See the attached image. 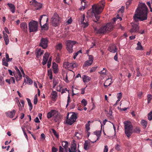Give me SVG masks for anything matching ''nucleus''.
<instances>
[{
  "label": "nucleus",
  "mask_w": 152,
  "mask_h": 152,
  "mask_svg": "<svg viewBox=\"0 0 152 152\" xmlns=\"http://www.w3.org/2000/svg\"><path fill=\"white\" fill-rule=\"evenodd\" d=\"M58 150L57 148L54 147H53L52 149V152H56Z\"/></svg>",
  "instance_id": "obj_61"
},
{
  "label": "nucleus",
  "mask_w": 152,
  "mask_h": 152,
  "mask_svg": "<svg viewBox=\"0 0 152 152\" xmlns=\"http://www.w3.org/2000/svg\"><path fill=\"white\" fill-rule=\"evenodd\" d=\"M43 17H45V18H44L45 20L46 19V23H47L48 21V18L47 17L46 15H42L40 16V17L39 19V23H40V24H41V20H42V19L43 18Z\"/></svg>",
  "instance_id": "obj_32"
},
{
  "label": "nucleus",
  "mask_w": 152,
  "mask_h": 152,
  "mask_svg": "<svg viewBox=\"0 0 152 152\" xmlns=\"http://www.w3.org/2000/svg\"><path fill=\"white\" fill-rule=\"evenodd\" d=\"M32 3L33 5L35 7L37 10L40 9L42 7V4L37 2L35 0H33L32 1Z\"/></svg>",
  "instance_id": "obj_13"
},
{
  "label": "nucleus",
  "mask_w": 152,
  "mask_h": 152,
  "mask_svg": "<svg viewBox=\"0 0 152 152\" xmlns=\"http://www.w3.org/2000/svg\"><path fill=\"white\" fill-rule=\"evenodd\" d=\"M105 4L104 1H101L98 4L92 5V9L88 10L87 12L88 16L91 18L94 15L97 20L95 21L96 22L99 18V16L98 15L102 12L104 8Z\"/></svg>",
  "instance_id": "obj_2"
},
{
  "label": "nucleus",
  "mask_w": 152,
  "mask_h": 152,
  "mask_svg": "<svg viewBox=\"0 0 152 152\" xmlns=\"http://www.w3.org/2000/svg\"><path fill=\"white\" fill-rule=\"evenodd\" d=\"M21 29L24 31H26L27 30L28 26L27 24L25 22H23L21 23L20 25Z\"/></svg>",
  "instance_id": "obj_19"
},
{
  "label": "nucleus",
  "mask_w": 152,
  "mask_h": 152,
  "mask_svg": "<svg viewBox=\"0 0 152 152\" xmlns=\"http://www.w3.org/2000/svg\"><path fill=\"white\" fill-rule=\"evenodd\" d=\"M75 41L68 40L66 41V49L69 53H72L73 51V46L76 43Z\"/></svg>",
  "instance_id": "obj_8"
},
{
  "label": "nucleus",
  "mask_w": 152,
  "mask_h": 152,
  "mask_svg": "<svg viewBox=\"0 0 152 152\" xmlns=\"http://www.w3.org/2000/svg\"><path fill=\"white\" fill-rule=\"evenodd\" d=\"M60 55L59 53H58L57 55V56L56 57V58L55 59L56 61V62L58 63L60 61Z\"/></svg>",
  "instance_id": "obj_49"
},
{
  "label": "nucleus",
  "mask_w": 152,
  "mask_h": 152,
  "mask_svg": "<svg viewBox=\"0 0 152 152\" xmlns=\"http://www.w3.org/2000/svg\"><path fill=\"white\" fill-rule=\"evenodd\" d=\"M6 60H7V61H12V58H9V56L8 54L6 53Z\"/></svg>",
  "instance_id": "obj_44"
},
{
  "label": "nucleus",
  "mask_w": 152,
  "mask_h": 152,
  "mask_svg": "<svg viewBox=\"0 0 152 152\" xmlns=\"http://www.w3.org/2000/svg\"><path fill=\"white\" fill-rule=\"evenodd\" d=\"M15 69L16 71L15 73L14 76L15 78L16 81L20 80L22 78V75L21 73L23 75L24 77L25 75V74L23 70V69L21 66L19 67V69H18L16 66H15Z\"/></svg>",
  "instance_id": "obj_5"
},
{
  "label": "nucleus",
  "mask_w": 152,
  "mask_h": 152,
  "mask_svg": "<svg viewBox=\"0 0 152 152\" xmlns=\"http://www.w3.org/2000/svg\"><path fill=\"white\" fill-rule=\"evenodd\" d=\"M122 94L121 93H119L117 94L118 101H120L122 98Z\"/></svg>",
  "instance_id": "obj_50"
},
{
  "label": "nucleus",
  "mask_w": 152,
  "mask_h": 152,
  "mask_svg": "<svg viewBox=\"0 0 152 152\" xmlns=\"http://www.w3.org/2000/svg\"><path fill=\"white\" fill-rule=\"evenodd\" d=\"M141 124L143 126L144 128H145L147 127V122L146 121L144 120H142L141 121Z\"/></svg>",
  "instance_id": "obj_30"
},
{
  "label": "nucleus",
  "mask_w": 152,
  "mask_h": 152,
  "mask_svg": "<svg viewBox=\"0 0 152 152\" xmlns=\"http://www.w3.org/2000/svg\"><path fill=\"white\" fill-rule=\"evenodd\" d=\"M63 79L66 82H69V80H68L67 74H66L65 76H64V75L63 76Z\"/></svg>",
  "instance_id": "obj_52"
},
{
  "label": "nucleus",
  "mask_w": 152,
  "mask_h": 152,
  "mask_svg": "<svg viewBox=\"0 0 152 152\" xmlns=\"http://www.w3.org/2000/svg\"><path fill=\"white\" fill-rule=\"evenodd\" d=\"M3 38L5 44L7 45L9 42V40L8 35L5 33L4 31H3Z\"/></svg>",
  "instance_id": "obj_18"
},
{
  "label": "nucleus",
  "mask_w": 152,
  "mask_h": 152,
  "mask_svg": "<svg viewBox=\"0 0 152 152\" xmlns=\"http://www.w3.org/2000/svg\"><path fill=\"white\" fill-rule=\"evenodd\" d=\"M148 119L149 121L152 120V110L148 114Z\"/></svg>",
  "instance_id": "obj_39"
},
{
  "label": "nucleus",
  "mask_w": 152,
  "mask_h": 152,
  "mask_svg": "<svg viewBox=\"0 0 152 152\" xmlns=\"http://www.w3.org/2000/svg\"><path fill=\"white\" fill-rule=\"evenodd\" d=\"M81 102L84 106H86L87 104V102L85 99H83L82 100Z\"/></svg>",
  "instance_id": "obj_40"
},
{
  "label": "nucleus",
  "mask_w": 152,
  "mask_h": 152,
  "mask_svg": "<svg viewBox=\"0 0 152 152\" xmlns=\"http://www.w3.org/2000/svg\"><path fill=\"white\" fill-rule=\"evenodd\" d=\"M9 73L10 75L11 76H14V74L15 73L13 72H12L11 70L8 69V70Z\"/></svg>",
  "instance_id": "obj_56"
},
{
  "label": "nucleus",
  "mask_w": 152,
  "mask_h": 152,
  "mask_svg": "<svg viewBox=\"0 0 152 152\" xmlns=\"http://www.w3.org/2000/svg\"><path fill=\"white\" fill-rule=\"evenodd\" d=\"M132 0H128V1L126 2V6H129L131 3Z\"/></svg>",
  "instance_id": "obj_57"
},
{
  "label": "nucleus",
  "mask_w": 152,
  "mask_h": 152,
  "mask_svg": "<svg viewBox=\"0 0 152 152\" xmlns=\"http://www.w3.org/2000/svg\"><path fill=\"white\" fill-rule=\"evenodd\" d=\"M51 61L52 58L51 57H50L48 62L47 66L48 68H49L50 66Z\"/></svg>",
  "instance_id": "obj_48"
},
{
  "label": "nucleus",
  "mask_w": 152,
  "mask_h": 152,
  "mask_svg": "<svg viewBox=\"0 0 152 152\" xmlns=\"http://www.w3.org/2000/svg\"><path fill=\"white\" fill-rule=\"evenodd\" d=\"M68 149L63 148L61 146H59V152H67Z\"/></svg>",
  "instance_id": "obj_35"
},
{
  "label": "nucleus",
  "mask_w": 152,
  "mask_h": 152,
  "mask_svg": "<svg viewBox=\"0 0 152 152\" xmlns=\"http://www.w3.org/2000/svg\"><path fill=\"white\" fill-rule=\"evenodd\" d=\"M58 83V81L56 80H54L53 81V87L54 88Z\"/></svg>",
  "instance_id": "obj_53"
},
{
  "label": "nucleus",
  "mask_w": 152,
  "mask_h": 152,
  "mask_svg": "<svg viewBox=\"0 0 152 152\" xmlns=\"http://www.w3.org/2000/svg\"><path fill=\"white\" fill-rule=\"evenodd\" d=\"M96 43L94 42H92L91 43V44L89 46L90 49L93 48L94 47H96Z\"/></svg>",
  "instance_id": "obj_46"
},
{
  "label": "nucleus",
  "mask_w": 152,
  "mask_h": 152,
  "mask_svg": "<svg viewBox=\"0 0 152 152\" xmlns=\"http://www.w3.org/2000/svg\"><path fill=\"white\" fill-rule=\"evenodd\" d=\"M140 130L139 127H136L133 130V132L134 133H139Z\"/></svg>",
  "instance_id": "obj_43"
},
{
  "label": "nucleus",
  "mask_w": 152,
  "mask_h": 152,
  "mask_svg": "<svg viewBox=\"0 0 152 152\" xmlns=\"http://www.w3.org/2000/svg\"><path fill=\"white\" fill-rule=\"evenodd\" d=\"M52 98L53 100H55L56 99L57 93L55 91H53L51 94Z\"/></svg>",
  "instance_id": "obj_28"
},
{
  "label": "nucleus",
  "mask_w": 152,
  "mask_h": 152,
  "mask_svg": "<svg viewBox=\"0 0 152 152\" xmlns=\"http://www.w3.org/2000/svg\"><path fill=\"white\" fill-rule=\"evenodd\" d=\"M83 80L84 83L88 82L90 80L91 78L88 76L84 75H83Z\"/></svg>",
  "instance_id": "obj_27"
},
{
  "label": "nucleus",
  "mask_w": 152,
  "mask_h": 152,
  "mask_svg": "<svg viewBox=\"0 0 152 152\" xmlns=\"http://www.w3.org/2000/svg\"><path fill=\"white\" fill-rule=\"evenodd\" d=\"M4 81L2 77H0V85L3 86L4 85Z\"/></svg>",
  "instance_id": "obj_41"
},
{
  "label": "nucleus",
  "mask_w": 152,
  "mask_h": 152,
  "mask_svg": "<svg viewBox=\"0 0 152 152\" xmlns=\"http://www.w3.org/2000/svg\"><path fill=\"white\" fill-rule=\"evenodd\" d=\"M75 136L77 137L78 139H80L82 138V133L81 132H77L75 134Z\"/></svg>",
  "instance_id": "obj_38"
},
{
  "label": "nucleus",
  "mask_w": 152,
  "mask_h": 152,
  "mask_svg": "<svg viewBox=\"0 0 152 152\" xmlns=\"http://www.w3.org/2000/svg\"><path fill=\"white\" fill-rule=\"evenodd\" d=\"M58 113L56 110H51L48 113L47 117L49 119L55 115H56Z\"/></svg>",
  "instance_id": "obj_14"
},
{
  "label": "nucleus",
  "mask_w": 152,
  "mask_h": 152,
  "mask_svg": "<svg viewBox=\"0 0 152 152\" xmlns=\"http://www.w3.org/2000/svg\"><path fill=\"white\" fill-rule=\"evenodd\" d=\"M90 121H88L86 126V128L87 130V132H88V131L90 129Z\"/></svg>",
  "instance_id": "obj_45"
},
{
  "label": "nucleus",
  "mask_w": 152,
  "mask_h": 152,
  "mask_svg": "<svg viewBox=\"0 0 152 152\" xmlns=\"http://www.w3.org/2000/svg\"><path fill=\"white\" fill-rule=\"evenodd\" d=\"M92 63L93 62H92V61L88 60L85 62L84 65L85 66H89L91 65Z\"/></svg>",
  "instance_id": "obj_37"
},
{
  "label": "nucleus",
  "mask_w": 152,
  "mask_h": 152,
  "mask_svg": "<svg viewBox=\"0 0 152 152\" xmlns=\"http://www.w3.org/2000/svg\"><path fill=\"white\" fill-rule=\"evenodd\" d=\"M35 53L36 57L39 58L41 55L43 54L44 51L40 49H37L36 50Z\"/></svg>",
  "instance_id": "obj_20"
},
{
  "label": "nucleus",
  "mask_w": 152,
  "mask_h": 152,
  "mask_svg": "<svg viewBox=\"0 0 152 152\" xmlns=\"http://www.w3.org/2000/svg\"><path fill=\"white\" fill-rule=\"evenodd\" d=\"M97 68V67H92L90 70V72H95Z\"/></svg>",
  "instance_id": "obj_58"
},
{
  "label": "nucleus",
  "mask_w": 152,
  "mask_h": 152,
  "mask_svg": "<svg viewBox=\"0 0 152 152\" xmlns=\"http://www.w3.org/2000/svg\"><path fill=\"white\" fill-rule=\"evenodd\" d=\"M7 5L9 6L10 11L12 13H15V6L12 4L8 3Z\"/></svg>",
  "instance_id": "obj_23"
},
{
  "label": "nucleus",
  "mask_w": 152,
  "mask_h": 152,
  "mask_svg": "<svg viewBox=\"0 0 152 152\" xmlns=\"http://www.w3.org/2000/svg\"><path fill=\"white\" fill-rule=\"evenodd\" d=\"M9 61L6 60L5 58H4L2 59V64L3 66L7 67L8 66V62Z\"/></svg>",
  "instance_id": "obj_31"
},
{
  "label": "nucleus",
  "mask_w": 152,
  "mask_h": 152,
  "mask_svg": "<svg viewBox=\"0 0 152 152\" xmlns=\"http://www.w3.org/2000/svg\"><path fill=\"white\" fill-rule=\"evenodd\" d=\"M108 148L107 145H105L104 146V152H107L108 151Z\"/></svg>",
  "instance_id": "obj_59"
},
{
  "label": "nucleus",
  "mask_w": 152,
  "mask_h": 152,
  "mask_svg": "<svg viewBox=\"0 0 152 152\" xmlns=\"http://www.w3.org/2000/svg\"><path fill=\"white\" fill-rule=\"evenodd\" d=\"M99 73L101 75H105L106 73V70L105 69V68H103V69L100 72H99Z\"/></svg>",
  "instance_id": "obj_51"
},
{
  "label": "nucleus",
  "mask_w": 152,
  "mask_h": 152,
  "mask_svg": "<svg viewBox=\"0 0 152 152\" xmlns=\"http://www.w3.org/2000/svg\"><path fill=\"white\" fill-rule=\"evenodd\" d=\"M108 50L110 52L113 53L117 52V48L114 44L111 45L108 48Z\"/></svg>",
  "instance_id": "obj_15"
},
{
  "label": "nucleus",
  "mask_w": 152,
  "mask_h": 152,
  "mask_svg": "<svg viewBox=\"0 0 152 152\" xmlns=\"http://www.w3.org/2000/svg\"><path fill=\"white\" fill-rule=\"evenodd\" d=\"M76 144L72 145L70 148H69V152H76Z\"/></svg>",
  "instance_id": "obj_24"
},
{
  "label": "nucleus",
  "mask_w": 152,
  "mask_h": 152,
  "mask_svg": "<svg viewBox=\"0 0 152 152\" xmlns=\"http://www.w3.org/2000/svg\"><path fill=\"white\" fill-rule=\"evenodd\" d=\"M152 98V96L151 95H148L147 96V100L148 103L150 102V101Z\"/></svg>",
  "instance_id": "obj_47"
},
{
  "label": "nucleus",
  "mask_w": 152,
  "mask_h": 152,
  "mask_svg": "<svg viewBox=\"0 0 152 152\" xmlns=\"http://www.w3.org/2000/svg\"><path fill=\"white\" fill-rule=\"evenodd\" d=\"M72 22V20L71 18H70L67 21L66 23L67 24H69L71 23Z\"/></svg>",
  "instance_id": "obj_63"
},
{
  "label": "nucleus",
  "mask_w": 152,
  "mask_h": 152,
  "mask_svg": "<svg viewBox=\"0 0 152 152\" xmlns=\"http://www.w3.org/2000/svg\"><path fill=\"white\" fill-rule=\"evenodd\" d=\"M53 68L54 73H56L58 72V66L57 65L56 63L55 62L53 63Z\"/></svg>",
  "instance_id": "obj_26"
},
{
  "label": "nucleus",
  "mask_w": 152,
  "mask_h": 152,
  "mask_svg": "<svg viewBox=\"0 0 152 152\" xmlns=\"http://www.w3.org/2000/svg\"><path fill=\"white\" fill-rule=\"evenodd\" d=\"M37 94L35 95L34 99V103L35 104H36L37 102Z\"/></svg>",
  "instance_id": "obj_42"
},
{
  "label": "nucleus",
  "mask_w": 152,
  "mask_h": 152,
  "mask_svg": "<svg viewBox=\"0 0 152 152\" xmlns=\"http://www.w3.org/2000/svg\"><path fill=\"white\" fill-rule=\"evenodd\" d=\"M49 56V54L47 53H46L44 55L42 62V64L43 65H44L46 64L48 60V58Z\"/></svg>",
  "instance_id": "obj_16"
},
{
  "label": "nucleus",
  "mask_w": 152,
  "mask_h": 152,
  "mask_svg": "<svg viewBox=\"0 0 152 152\" xmlns=\"http://www.w3.org/2000/svg\"><path fill=\"white\" fill-rule=\"evenodd\" d=\"M94 133L97 136V137L96 140L94 141H91L92 143L96 142L99 139L101 133V131H96L94 132Z\"/></svg>",
  "instance_id": "obj_21"
},
{
  "label": "nucleus",
  "mask_w": 152,
  "mask_h": 152,
  "mask_svg": "<svg viewBox=\"0 0 152 152\" xmlns=\"http://www.w3.org/2000/svg\"><path fill=\"white\" fill-rule=\"evenodd\" d=\"M85 17L83 15L81 16L79 19V22L82 24V26L84 28H85L88 25V23L87 21L85 20Z\"/></svg>",
  "instance_id": "obj_11"
},
{
  "label": "nucleus",
  "mask_w": 152,
  "mask_h": 152,
  "mask_svg": "<svg viewBox=\"0 0 152 152\" xmlns=\"http://www.w3.org/2000/svg\"><path fill=\"white\" fill-rule=\"evenodd\" d=\"M90 145V143L88 141H86L84 144V148L85 150H88Z\"/></svg>",
  "instance_id": "obj_25"
},
{
  "label": "nucleus",
  "mask_w": 152,
  "mask_h": 152,
  "mask_svg": "<svg viewBox=\"0 0 152 152\" xmlns=\"http://www.w3.org/2000/svg\"><path fill=\"white\" fill-rule=\"evenodd\" d=\"M62 145L63 147V148L68 149V143L67 142H62Z\"/></svg>",
  "instance_id": "obj_34"
},
{
  "label": "nucleus",
  "mask_w": 152,
  "mask_h": 152,
  "mask_svg": "<svg viewBox=\"0 0 152 152\" xmlns=\"http://www.w3.org/2000/svg\"><path fill=\"white\" fill-rule=\"evenodd\" d=\"M22 129L23 130V132L24 133V136H25L27 140H28V136L27 135L26 133V132L25 131V130L23 128V127H22Z\"/></svg>",
  "instance_id": "obj_54"
},
{
  "label": "nucleus",
  "mask_w": 152,
  "mask_h": 152,
  "mask_svg": "<svg viewBox=\"0 0 152 152\" xmlns=\"http://www.w3.org/2000/svg\"><path fill=\"white\" fill-rule=\"evenodd\" d=\"M15 113V111L14 110H12L11 111H8L5 113L7 116L11 118L14 117Z\"/></svg>",
  "instance_id": "obj_17"
},
{
  "label": "nucleus",
  "mask_w": 152,
  "mask_h": 152,
  "mask_svg": "<svg viewBox=\"0 0 152 152\" xmlns=\"http://www.w3.org/2000/svg\"><path fill=\"white\" fill-rule=\"evenodd\" d=\"M125 133L129 138L132 134L133 127L131 123L129 121H125L124 122Z\"/></svg>",
  "instance_id": "obj_4"
},
{
  "label": "nucleus",
  "mask_w": 152,
  "mask_h": 152,
  "mask_svg": "<svg viewBox=\"0 0 152 152\" xmlns=\"http://www.w3.org/2000/svg\"><path fill=\"white\" fill-rule=\"evenodd\" d=\"M76 119L77 116L75 113H68L66 123L68 124L71 125L75 121Z\"/></svg>",
  "instance_id": "obj_6"
},
{
  "label": "nucleus",
  "mask_w": 152,
  "mask_h": 152,
  "mask_svg": "<svg viewBox=\"0 0 152 152\" xmlns=\"http://www.w3.org/2000/svg\"><path fill=\"white\" fill-rule=\"evenodd\" d=\"M89 57V61H92V62L93 61V56L92 55H88Z\"/></svg>",
  "instance_id": "obj_60"
},
{
  "label": "nucleus",
  "mask_w": 152,
  "mask_h": 152,
  "mask_svg": "<svg viewBox=\"0 0 152 152\" xmlns=\"http://www.w3.org/2000/svg\"><path fill=\"white\" fill-rule=\"evenodd\" d=\"M61 19L57 13L54 14L51 18V23L55 26H57L60 22Z\"/></svg>",
  "instance_id": "obj_9"
},
{
  "label": "nucleus",
  "mask_w": 152,
  "mask_h": 152,
  "mask_svg": "<svg viewBox=\"0 0 152 152\" xmlns=\"http://www.w3.org/2000/svg\"><path fill=\"white\" fill-rule=\"evenodd\" d=\"M28 28L30 32L37 31L38 30V23L34 20L30 21L28 23Z\"/></svg>",
  "instance_id": "obj_7"
},
{
  "label": "nucleus",
  "mask_w": 152,
  "mask_h": 152,
  "mask_svg": "<svg viewBox=\"0 0 152 152\" xmlns=\"http://www.w3.org/2000/svg\"><path fill=\"white\" fill-rule=\"evenodd\" d=\"M77 65L76 63H69L67 61H65L63 63V66L66 69H72L76 67Z\"/></svg>",
  "instance_id": "obj_10"
},
{
  "label": "nucleus",
  "mask_w": 152,
  "mask_h": 152,
  "mask_svg": "<svg viewBox=\"0 0 152 152\" xmlns=\"http://www.w3.org/2000/svg\"><path fill=\"white\" fill-rule=\"evenodd\" d=\"M62 45L61 43H58L55 46L56 50H60L62 49Z\"/></svg>",
  "instance_id": "obj_29"
},
{
  "label": "nucleus",
  "mask_w": 152,
  "mask_h": 152,
  "mask_svg": "<svg viewBox=\"0 0 152 152\" xmlns=\"http://www.w3.org/2000/svg\"><path fill=\"white\" fill-rule=\"evenodd\" d=\"M25 77L27 80V84L30 85L32 83L33 81L28 76L26 75Z\"/></svg>",
  "instance_id": "obj_33"
},
{
  "label": "nucleus",
  "mask_w": 152,
  "mask_h": 152,
  "mask_svg": "<svg viewBox=\"0 0 152 152\" xmlns=\"http://www.w3.org/2000/svg\"><path fill=\"white\" fill-rule=\"evenodd\" d=\"M48 40L47 38H42L41 40L39 46L45 49L48 46Z\"/></svg>",
  "instance_id": "obj_12"
},
{
  "label": "nucleus",
  "mask_w": 152,
  "mask_h": 152,
  "mask_svg": "<svg viewBox=\"0 0 152 152\" xmlns=\"http://www.w3.org/2000/svg\"><path fill=\"white\" fill-rule=\"evenodd\" d=\"M4 31H5L8 34H10V31L8 29V28L6 27H5L4 28Z\"/></svg>",
  "instance_id": "obj_64"
},
{
  "label": "nucleus",
  "mask_w": 152,
  "mask_h": 152,
  "mask_svg": "<svg viewBox=\"0 0 152 152\" xmlns=\"http://www.w3.org/2000/svg\"><path fill=\"white\" fill-rule=\"evenodd\" d=\"M53 132L54 134V135L57 137H58V133L56 132V131L53 129H52Z\"/></svg>",
  "instance_id": "obj_55"
},
{
  "label": "nucleus",
  "mask_w": 152,
  "mask_h": 152,
  "mask_svg": "<svg viewBox=\"0 0 152 152\" xmlns=\"http://www.w3.org/2000/svg\"><path fill=\"white\" fill-rule=\"evenodd\" d=\"M137 50H142V47L141 45V43L138 42L137 43V47L136 48Z\"/></svg>",
  "instance_id": "obj_36"
},
{
  "label": "nucleus",
  "mask_w": 152,
  "mask_h": 152,
  "mask_svg": "<svg viewBox=\"0 0 152 152\" xmlns=\"http://www.w3.org/2000/svg\"><path fill=\"white\" fill-rule=\"evenodd\" d=\"M112 79L111 78H108L105 82L104 86L105 88L110 86L111 83Z\"/></svg>",
  "instance_id": "obj_22"
},
{
  "label": "nucleus",
  "mask_w": 152,
  "mask_h": 152,
  "mask_svg": "<svg viewBox=\"0 0 152 152\" xmlns=\"http://www.w3.org/2000/svg\"><path fill=\"white\" fill-rule=\"evenodd\" d=\"M148 13V9L145 4L141 3L139 5L133 16L134 21L131 23L132 26L130 30L131 33H135L138 31L139 27L137 21L138 20L141 21L146 20Z\"/></svg>",
  "instance_id": "obj_1"
},
{
  "label": "nucleus",
  "mask_w": 152,
  "mask_h": 152,
  "mask_svg": "<svg viewBox=\"0 0 152 152\" xmlns=\"http://www.w3.org/2000/svg\"><path fill=\"white\" fill-rule=\"evenodd\" d=\"M143 93L142 92H139L138 93L137 96L139 98H141L142 95Z\"/></svg>",
  "instance_id": "obj_62"
},
{
  "label": "nucleus",
  "mask_w": 152,
  "mask_h": 152,
  "mask_svg": "<svg viewBox=\"0 0 152 152\" xmlns=\"http://www.w3.org/2000/svg\"><path fill=\"white\" fill-rule=\"evenodd\" d=\"M113 24L110 23L101 27L98 30L95 27H94V29L95 32L97 34H104L111 31L113 29Z\"/></svg>",
  "instance_id": "obj_3"
}]
</instances>
